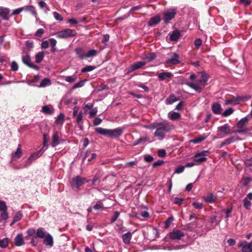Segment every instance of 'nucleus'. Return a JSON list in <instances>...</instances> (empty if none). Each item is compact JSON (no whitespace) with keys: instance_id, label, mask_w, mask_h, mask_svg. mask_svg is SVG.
<instances>
[{"instance_id":"f257e3e1","label":"nucleus","mask_w":252,"mask_h":252,"mask_svg":"<svg viewBox=\"0 0 252 252\" xmlns=\"http://www.w3.org/2000/svg\"><path fill=\"white\" fill-rule=\"evenodd\" d=\"M95 131L99 134L107 136L112 138H118L123 134V129L120 127H118L114 129H108L98 127L95 128Z\"/></svg>"},{"instance_id":"f03ea898","label":"nucleus","mask_w":252,"mask_h":252,"mask_svg":"<svg viewBox=\"0 0 252 252\" xmlns=\"http://www.w3.org/2000/svg\"><path fill=\"white\" fill-rule=\"evenodd\" d=\"M173 128L174 126L167 121L158 123V139L162 140L165 137V133Z\"/></svg>"},{"instance_id":"7ed1b4c3","label":"nucleus","mask_w":252,"mask_h":252,"mask_svg":"<svg viewBox=\"0 0 252 252\" xmlns=\"http://www.w3.org/2000/svg\"><path fill=\"white\" fill-rule=\"evenodd\" d=\"M89 182V180L86 178L77 176L71 179L70 184L72 188L78 190L80 186Z\"/></svg>"},{"instance_id":"20e7f679","label":"nucleus","mask_w":252,"mask_h":252,"mask_svg":"<svg viewBox=\"0 0 252 252\" xmlns=\"http://www.w3.org/2000/svg\"><path fill=\"white\" fill-rule=\"evenodd\" d=\"M77 34L76 32L74 30L66 29L59 31L56 33V37L58 38H67L73 37Z\"/></svg>"},{"instance_id":"39448f33","label":"nucleus","mask_w":252,"mask_h":252,"mask_svg":"<svg viewBox=\"0 0 252 252\" xmlns=\"http://www.w3.org/2000/svg\"><path fill=\"white\" fill-rule=\"evenodd\" d=\"M249 119L247 117H244L241 119L237 124V126L239 129L233 131L234 133H245L247 132V129L245 126L248 124Z\"/></svg>"},{"instance_id":"423d86ee","label":"nucleus","mask_w":252,"mask_h":252,"mask_svg":"<svg viewBox=\"0 0 252 252\" xmlns=\"http://www.w3.org/2000/svg\"><path fill=\"white\" fill-rule=\"evenodd\" d=\"M176 9H169L164 11L163 14V20L166 24L169 23L170 21L173 19L176 15Z\"/></svg>"},{"instance_id":"0eeeda50","label":"nucleus","mask_w":252,"mask_h":252,"mask_svg":"<svg viewBox=\"0 0 252 252\" xmlns=\"http://www.w3.org/2000/svg\"><path fill=\"white\" fill-rule=\"evenodd\" d=\"M22 61L25 64L27 65L29 67L36 70H38L39 69V67L38 66L33 64L31 62V57L29 54L26 53V54L23 55L22 57Z\"/></svg>"},{"instance_id":"6e6552de","label":"nucleus","mask_w":252,"mask_h":252,"mask_svg":"<svg viewBox=\"0 0 252 252\" xmlns=\"http://www.w3.org/2000/svg\"><path fill=\"white\" fill-rule=\"evenodd\" d=\"M184 236L185 233L179 229L174 230L169 234L170 239L172 240H180Z\"/></svg>"},{"instance_id":"1a4fd4ad","label":"nucleus","mask_w":252,"mask_h":252,"mask_svg":"<svg viewBox=\"0 0 252 252\" xmlns=\"http://www.w3.org/2000/svg\"><path fill=\"white\" fill-rule=\"evenodd\" d=\"M238 247L242 248V252H252V242L248 243L246 241H242Z\"/></svg>"},{"instance_id":"9d476101","label":"nucleus","mask_w":252,"mask_h":252,"mask_svg":"<svg viewBox=\"0 0 252 252\" xmlns=\"http://www.w3.org/2000/svg\"><path fill=\"white\" fill-rule=\"evenodd\" d=\"M10 10L6 7L0 6V17L2 20L8 21L9 20V13Z\"/></svg>"},{"instance_id":"9b49d317","label":"nucleus","mask_w":252,"mask_h":252,"mask_svg":"<svg viewBox=\"0 0 252 252\" xmlns=\"http://www.w3.org/2000/svg\"><path fill=\"white\" fill-rule=\"evenodd\" d=\"M200 73L201 74V76L196 82L199 83L200 84L199 86L203 87V89L208 80V76L206 73L203 72H200Z\"/></svg>"},{"instance_id":"f8f14e48","label":"nucleus","mask_w":252,"mask_h":252,"mask_svg":"<svg viewBox=\"0 0 252 252\" xmlns=\"http://www.w3.org/2000/svg\"><path fill=\"white\" fill-rule=\"evenodd\" d=\"M157 57V54L155 53L150 52L143 55L142 58L146 62H152Z\"/></svg>"},{"instance_id":"ddd939ff","label":"nucleus","mask_w":252,"mask_h":252,"mask_svg":"<svg viewBox=\"0 0 252 252\" xmlns=\"http://www.w3.org/2000/svg\"><path fill=\"white\" fill-rule=\"evenodd\" d=\"M146 64L145 62H136L130 65L128 72H132Z\"/></svg>"},{"instance_id":"4468645a","label":"nucleus","mask_w":252,"mask_h":252,"mask_svg":"<svg viewBox=\"0 0 252 252\" xmlns=\"http://www.w3.org/2000/svg\"><path fill=\"white\" fill-rule=\"evenodd\" d=\"M43 148L37 153L32 154L27 160V163H26L25 167H28L31 165L32 160L36 159L37 158L41 156L42 153H41Z\"/></svg>"},{"instance_id":"2eb2a0df","label":"nucleus","mask_w":252,"mask_h":252,"mask_svg":"<svg viewBox=\"0 0 252 252\" xmlns=\"http://www.w3.org/2000/svg\"><path fill=\"white\" fill-rule=\"evenodd\" d=\"M43 243L47 246L52 247L54 244L53 239L52 236L49 233H47L46 235L44 238Z\"/></svg>"},{"instance_id":"dca6fc26","label":"nucleus","mask_w":252,"mask_h":252,"mask_svg":"<svg viewBox=\"0 0 252 252\" xmlns=\"http://www.w3.org/2000/svg\"><path fill=\"white\" fill-rule=\"evenodd\" d=\"M15 245L16 246L20 247L24 244L23 235L22 233L18 234L15 238Z\"/></svg>"},{"instance_id":"f3484780","label":"nucleus","mask_w":252,"mask_h":252,"mask_svg":"<svg viewBox=\"0 0 252 252\" xmlns=\"http://www.w3.org/2000/svg\"><path fill=\"white\" fill-rule=\"evenodd\" d=\"M166 62L172 64H176L180 63L179 60V55L176 53H174L173 56L170 59H168Z\"/></svg>"},{"instance_id":"a211bd4d","label":"nucleus","mask_w":252,"mask_h":252,"mask_svg":"<svg viewBox=\"0 0 252 252\" xmlns=\"http://www.w3.org/2000/svg\"><path fill=\"white\" fill-rule=\"evenodd\" d=\"M170 36V39L171 41H176L178 40L181 36V33L178 30H174L171 33L169 34Z\"/></svg>"},{"instance_id":"6ab92c4d","label":"nucleus","mask_w":252,"mask_h":252,"mask_svg":"<svg viewBox=\"0 0 252 252\" xmlns=\"http://www.w3.org/2000/svg\"><path fill=\"white\" fill-rule=\"evenodd\" d=\"M173 77V74L169 72H162L158 74V79L160 81L166 80Z\"/></svg>"},{"instance_id":"aec40b11","label":"nucleus","mask_w":252,"mask_h":252,"mask_svg":"<svg viewBox=\"0 0 252 252\" xmlns=\"http://www.w3.org/2000/svg\"><path fill=\"white\" fill-rule=\"evenodd\" d=\"M181 116L178 112L170 111L168 114V118L172 121L178 120L180 119Z\"/></svg>"},{"instance_id":"412c9836","label":"nucleus","mask_w":252,"mask_h":252,"mask_svg":"<svg viewBox=\"0 0 252 252\" xmlns=\"http://www.w3.org/2000/svg\"><path fill=\"white\" fill-rule=\"evenodd\" d=\"M76 122L79 126V127L81 130L83 129V113L80 111L78 115L76 117Z\"/></svg>"},{"instance_id":"4be33fe9","label":"nucleus","mask_w":252,"mask_h":252,"mask_svg":"<svg viewBox=\"0 0 252 252\" xmlns=\"http://www.w3.org/2000/svg\"><path fill=\"white\" fill-rule=\"evenodd\" d=\"M59 133L57 131L54 132L52 136V141L51 145L53 147H56L59 143Z\"/></svg>"},{"instance_id":"5701e85b","label":"nucleus","mask_w":252,"mask_h":252,"mask_svg":"<svg viewBox=\"0 0 252 252\" xmlns=\"http://www.w3.org/2000/svg\"><path fill=\"white\" fill-rule=\"evenodd\" d=\"M24 10L31 13L35 17L37 16V12L35 7L33 5H27L23 7Z\"/></svg>"},{"instance_id":"b1692460","label":"nucleus","mask_w":252,"mask_h":252,"mask_svg":"<svg viewBox=\"0 0 252 252\" xmlns=\"http://www.w3.org/2000/svg\"><path fill=\"white\" fill-rule=\"evenodd\" d=\"M207 135L206 134H203L202 135H200L197 137L191 140L190 142L194 144H198L207 138Z\"/></svg>"},{"instance_id":"393cba45","label":"nucleus","mask_w":252,"mask_h":252,"mask_svg":"<svg viewBox=\"0 0 252 252\" xmlns=\"http://www.w3.org/2000/svg\"><path fill=\"white\" fill-rule=\"evenodd\" d=\"M218 130L222 132L225 133L226 134H229L231 133L230 126L228 124H225L222 126L218 127Z\"/></svg>"},{"instance_id":"a878e982","label":"nucleus","mask_w":252,"mask_h":252,"mask_svg":"<svg viewBox=\"0 0 252 252\" xmlns=\"http://www.w3.org/2000/svg\"><path fill=\"white\" fill-rule=\"evenodd\" d=\"M186 84L190 88L193 89L198 93H200L203 90V87L192 82H187Z\"/></svg>"},{"instance_id":"bb28decb","label":"nucleus","mask_w":252,"mask_h":252,"mask_svg":"<svg viewBox=\"0 0 252 252\" xmlns=\"http://www.w3.org/2000/svg\"><path fill=\"white\" fill-rule=\"evenodd\" d=\"M221 109L220 104L218 102H215L212 106V110L215 114H219Z\"/></svg>"},{"instance_id":"cd10ccee","label":"nucleus","mask_w":252,"mask_h":252,"mask_svg":"<svg viewBox=\"0 0 252 252\" xmlns=\"http://www.w3.org/2000/svg\"><path fill=\"white\" fill-rule=\"evenodd\" d=\"M131 236V233L129 232L123 235L122 239L123 242L126 244H129L130 242Z\"/></svg>"},{"instance_id":"c85d7f7f","label":"nucleus","mask_w":252,"mask_h":252,"mask_svg":"<svg viewBox=\"0 0 252 252\" xmlns=\"http://www.w3.org/2000/svg\"><path fill=\"white\" fill-rule=\"evenodd\" d=\"M45 53H44V52L41 51L38 52L35 56V62L38 63H40L43 61Z\"/></svg>"},{"instance_id":"c756f323","label":"nucleus","mask_w":252,"mask_h":252,"mask_svg":"<svg viewBox=\"0 0 252 252\" xmlns=\"http://www.w3.org/2000/svg\"><path fill=\"white\" fill-rule=\"evenodd\" d=\"M217 200V196L211 193L204 198V200L207 203L215 202Z\"/></svg>"},{"instance_id":"7c9ffc66","label":"nucleus","mask_w":252,"mask_h":252,"mask_svg":"<svg viewBox=\"0 0 252 252\" xmlns=\"http://www.w3.org/2000/svg\"><path fill=\"white\" fill-rule=\"evenodd\" d=\"M22 154V151L21 148V145L19 144L16 151L12 154L13 158H20Z\"/></svg>"},{"instance_id":"2f4dec72","label":"nucleus","mask_w":252,"mask_h":252,"mask_svg":"<svg viewBox=\"0 0 252 252\" xmlns=\"http://www.w3.org/2000/svg\"><path fill=\"white\" fill-rule=\"evenodd\" d=\"M178 100V97L175 95H171L166 99V103L167 104H171Z\"/></svg>"},{"instance_id":"473e14b6","label":"nucleus","mask_w":252,"mask_h":252,"mask_svg":"<svg viewBox=\"0 0 252 252\" xmlns=\"http://www.w3.org/2000/svg\"><path fill=\"white\" fill-rule=\"evenodd\" d=\"M51 84V81L48 78H45L43 79L40 82L39 87H45L47 86H49Z\"/></svg>"},{"instance_id":"72a5a7b5","label":"nucleus","mask_w":252,"mask_h":252,"mask_svg":"<svg viewBox=\"0 0 252 252\" xmlns=\"http://www.w3.org/2000/svg\"><path fill=\"white\" fill-rule=\"evenodd\" d=\"M10 239L8 238H5L0 240V247L4 249L6 248L9 243Z\"/></svg>"},{"instance_id":"f704fd0d","label":"nucleus","mask_w":252,"mask_h":252,"mask_svg":"<svg viewBox=\"0 0 252 252\" xmlns=\"http://www.w3.org/2000/svg\"><path fill=\"white\" fill-rule=\"evenodd\" d=\"M97 54V51L95 49H91L85 54V58H89L95 56Z\"/></svg>"},{"instance_id":"c9c22d12","label":"nucleus","mask_w":252,"mask_h":252,"mask_svg":"<svg viewBox=\"0 0 252 252\" xmlns=\"http://www.w3.org/2000/svg\"><path fill=\"white\" fill-rule=\"evenodd\" d=\"M46 235V232L44 231L43 228H39L36 231V236L41 238H44Z\"/></svg>"},{"instance_id":"e433bc0d","label":"nucleus","mask_w":252,"mask_h":252,"mask_svg":"<svg viewBox=\"0 0 252 252\" xmlns=\"http://www.w3.org/2000/svg\"><path fill=\"white\" fill-rule=\"evenodd\" d=\"M75 52L80 59L83 60L85 58V54L83 53V50L81 48H77L75 49Z\"/></svg>"},{"instance_id":"4c0bfd02","label":"nucleus","mask_w":252,"mask_h":252,"mask_svg":"<svg viewBox=\"0 0 252 252\" xmlns=\"http://www.w3.org/2000/svg\"><path fill=\"white\" fill-rule=\"evenodd\" d=\"M63 78L64 80L67 82L73 83L76 81L77 77L76 75H73L72 76H64Z\"/></svg>"},{"instance_id":"58836bf2","label":"nucleus","mask_w":252,"mask_h":252,"mask_svg":"<svg viewBox=\"0 0 252 252\" xmlns=\"http://www.w3.org/2000/svg\"><path fill=\"white\" fill-rule=\"evenodd\" d=\"M64 121V115L63 113H61L56 120V123L58 125H62Z\"/></svg>"},{"instance_id":"ea45409f","label":"nucleus","mask_w":252,"mask_h":252,"mask_svg":"<svg viewBox=\"0 0 252 252\" xmlns=\"http://www.w3.org/2000/svg\"><path fill=\"white\" fill-rule=\"evenodd\" d=\"M148 138L146 137H141L134 141L133 145H137L140 143H144L147 141Z\"/></svg>"},{"instance_id":"a19ab883","label":"nucleus","mask_w":252,"mask_h":252,"mask_svg":"<svg viewBox=\"0 0 252 252\" xmlns=\"http://www.w3.org/2000/svg\"><path fill=\"white\" fill-rule=\"evenodd\" d=\"M158 24V15H156L154 17L150 19L148 22V25L150 27H153Z\"/></svg>"},{"instance_id":"79ce46f5","label":"nucleus","mask_w":252,"mask_h":252,"mask_svg":"<svg viewBox=\"0 0 252 252\" xmlns=\"http://www.w3.org/2000/svg\"><path fill=\"white\" fill-rule=\"evenodd\" d=\"M23 214L21 211L17 212L13 217L14 222L19 221L22 218Z\"/></svg>"},{"instance_id":"37998d69","label":"nucleus","mask_w":252,"mask_h":252,"mask_svg":"<svg viewBox=\"0 0 252 252\" xmlns=\"http://www.w3.org/2000/svg\"><path fill=\"white\" fill-rule=\"evenodd\" d=\"M42 112L46 114L51 115L53 113V111L51 110L47 105H45L42 107Z\"/></svg>"},{"instance_id":"c03bdc74","label":"nucleus","mask_w":252,"mask_h":252,"mask_svg":"<svg viewBox=\"0 0 252 252\" xmlns=\"http://www.w3.org/2000/svg\"><path fill=\"white\" fill-rule=\"evenodd\" d=\"M243 205L244 207L247 210H249L251 208L252 203L250 200H248L246 198H245L243 200Z\"/></svg>"},{"instance_id":"a18cd8bd","label":"nucleus","mask_w":252,"mask_h":252,"mask_svg":"<svg viewBox=\"0 0 252 252\" xmlns=\"http://www.w3.org/2000/svg\"><path fill=\"white\" fill-rule=\"evenodd\" d=\"M95 68V67L94 66L88 65V66H87L81 69V72L82 73H85V72L91 71L93 70Z\"/></svg>"},{"instance_id":"49530a36","label":"nucleus","mask_w":252,"mask_h":252,"mask_svg":"<svg viewBox=\"0 0 252 252\" xmlns=\"http://www.w3.org/2000/svg\"><path fill=\"white\" fill-rule=\"evenodd\" d=\"M233 111V109L232 108H229L223 112V113L222 114V116L226 117L232 114Z\"/></svg>"},{"instance_id":"de8ad7c7","label":"nucleus","mask_w":252,"mask_h":252,"mask_svg":"<svg viewBox=\"0 0 252 252\" xmlns=\"http://www.w3.org/2000/svg\"><path fill=\"white\" fill-rule=\"evenodd\" d=\"M93 208L96 210H103L104 207L103 204L100 201H98L93 207Z\"/></svg>"},{"instance_id":"09e8293b","label":"nucleus","mask_w":252,"mask_h":252,"mask_svg":"<svg viewBox=\"0 0 252 252\" xmlns=\"http://www.w3.org/2000/svg\"><path fill=\"white\" fill-rule=\"evenodd\" d=\"M243 186H246L248 185L249 183H250V182H251L252 181V179L250 176L243 177Z\"/></svg>"},{"instance_id":"8fccbe9b","label":"nucleus","mask_w":252,"mask_h":252,"mask_svg":"<svg viewBox=\"0 0 252 252\" xmlns=\"http://www.w3.org/2000/svg\"><path fill=\"white\" fill-rule=\"evenodd\" d=\"M239 140L238 138H235V137H231L230 138L226 139L224 141V144H226V145L229 144L235 141Z\"/></svg>"},{"instance_id":"3c124183","label":"nucleus","mask_w":252,"mask_h":252,"mask_svg":"<svg viewBox=\"0 0 252 252\" xmlns=\"http://www.w3.org/2000/svg\"><path fill=\"white\" fill-rule=\"evenodd\" d=\"M7 210V206L5 202L4 201L0 200V211H6Z\"/></svg>"},{"instance_id":"603ef678","label":"nucleus","mask_w":252,"mask_h":252,"mask_svg":"<svg viewBox=\"0 0 252 252\" xmlns=\"http://www.w3.org/2000/svg\"><path fill=\"white\" fill-rule=\"evenodd\" d=\"M85 80H81L77 83L75 84L72 87V89H75L78 88H81L84 86Z\"/></svg>"},{"instance_id":"864d4df0","label":"nucleus","mask_w":252,"mask_h":252,"mask_svg":"<svg viewBox=\"0 0 252 252\" xmlns=\"http://www.w3.org/2000/svg\"><path fill=\"white\" fill-rule=\"evenodd\" d=\"M39 80V76L38 75H35L34 77L29 81V85L33 86V84L36 83Z\"/></svg>"},{"instance_id":"5fc2aeb1","label":"nucleus","mask_w":252,"mask_h":252,"mask_svg":"<svg viewBox=\"0 0 252 252\" xmlns=\"http://www.w3.org/2000/svg\"><path fill=\"white\" fill-rule=\"evenodd\" d=\"M53 16L55 19L58 21H62L63 19V16L57 12H53Z\"/></svg>"},{"instance_id":"6e6d98bb","label":"nucleus","mask_w":252,"mask_h":252,"mask_svg":"<svg viewBox=\"0 0 252 252\" xmlns=\"http://www.w3.org/2000/svg\"><path fill=\"white\" fill-rule=\"evenodd\" d=\"M173 217H169L165 222L164 228H168L169 227L170 224L171 223V222L173 221Z\"/></svg>"},{"instance_id":"4d7b16f0","label":"nucleus","mask_w":252,"mask_h":252,"mask_svg":"<svg viewBox=\"0 0 252 252\" xmlns=\"http://www.w3.org/2000/svg\"><path fill=\"white\" fill-rule=\"evenodd\" d=\"M119 215L120 213L117 211H115L114 213V215L111 219V223H114L117 220Z\"/></svg>"},{"instance_id":"13d9d810","label":"nucleus","mask_w":252,"mask_h":252,"mask_svg":"<svg viewBox=\"0 0 252 252\" xmlns=\"http://www.w3.org/2000/svg\"><path fill=\"white\" fill-rule=\"evenodd\" d=\"M24 10L23 7H20L19 8L13 10L11 15H16L19 14L21 12H22Z\"/></svg>"},{"instance_id":"bf43d9fd","label":"nucleus","mask_w":252,"mask_h":252,"mask_svg":"<svg viewBox=\"0 0 252 252\" xmlns=\"http://www.w3.org/2000/svg\"><path fill=\"white\" fill-rule=\"evenodd\" d=\"M35 231L34 229L31 228L29 229L27 231V233L28 234V236L26 237V239H29L30 237L33 236V235L35 233Z\"/></svg>"},{"instance_id":"052dcab7","label":"nucleus","mask_w":252,"mask_h":252,"mask_svg":"<svg viewBox=\"0 0 252 252\" xmlns=\"http://www.w3.org/2000/svg\"><path fill=\"white\" fill-rule=\"evenodd\" d=\"M207 160V158H205V157H201V158H196L195 159H194V162H195L196 164H199V163H201L203 162H204L205 161H206Z\"/></svg>"},{"instance_id":"680f3d73","label":"nucleus","mask_w":252,"mask_h":252,"mask_svg":"<svg viewBox=\"0 0 252 252\" xmlns=\"http://www.w3.org/2000/svg\"><path fill=\"white\" fill-rule=\"evenodd\" d=\"M11 70L14 71L18 70V65L15 61H13L12 62L11 65Z\"/></svg>"},{"instance_id":"e2e57ef3","label":"nucleus","mask_w":252,"mask_h":252,"mask_svg":"<svg viewBox=\"0 0 252 252\" xmlns=\"http://www.w3.org/2000/svg\"><path fill=\"white\" fill-rule=\"evenodd\" d=\"M138 215L144 218H149V214L146 211H141L139 213Z\"/></svg>"},{"instance_id":"0e129e2a","label":"nucleus","mask_w":252,"mask_h":252,"mask_svg":"<svg viewBox=\"0 0 252 252\" xmlns=\"http://www.w3.org/2000/svg\"><path fill=\"white\" fill-rule=\"evenodd\" d=\"M31 243L33 246H36L38 244L37 237L36 236H33L32 238Z\"/></svg>"},{"instance_id":"69168bd1","label":"nucleus","mask_w":252,"mask_h":252,"mask_svg":"<svg viewBox=\"0 0 252 252\" xmlns=\"http://www.w3.org/2000/svg\"><path fill=\"white\" fill-rule=\"evenodd\" d=\"M1 218L3 220H7L8 218V213L6 211H2L0 214Z\"/></svg>"},{"instance_id":"338daca9","label":"nucleus","mask_w":252,"mask_h":252,"mask_svg":"<svg viewBox=\"0 0 252 252\" xmlns=\"http://www.w3.org/2000/svg\"><path fill=\"white\" fill-rule=\"evenodd\" d=\"M166 155V152L163 149L158 150V157L163 158Z\"/></svg>"},{"instance_id":"774afa93","label":"nucleus","mask_w":252,"mask_h":252,"mask_svg":"<svg viewBox=\"0 0 252 252\" xmlns=\"http://www.w3.org/2000/svg\"><path fill=\"white\" fill-rule=\"evenodd\" d=\"M99 178H100L99 175H98L97 174H95V175L94 176L93 179L92 180V185H94L95 183L97 181L99 180Z\"/></svg>"}]
</instances>
